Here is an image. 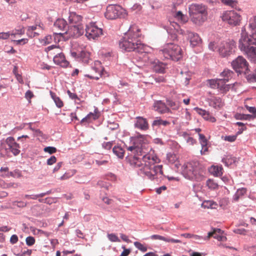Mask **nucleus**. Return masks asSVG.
<instances>
[{
    "label": "nucleus",
    "instance_id": "obj_56",
    "mask_svg": "<svg viewBox=\"0 0 256 256\" xmlns=\"http://www.w3.org/2000/svg\"><path fill=\"white\" fill-rule=\"evenodd\" d=\"M236 136H228L224 137V140L230 142H233L236 140Z\"/></svg>",
    "mask_w": 256,
    "mask_h": 256
},
{
    "label": "nucleus",
    "instance_id": "obj_63",
    "mask_svg": "<svg viewBox=\"0 0 256 256\" xmlns=\"http://www.w3.org/2000/svg\"><path fill=\"white\" fill-rule=\"evenodd\" d=\"M186 141L187 143L191 145H194L196 142V140L194 139L192 137L188 136V138L186 139Z\"/></svg>",
    "mask_w": 256,
    "mask_h": 256
},
{
    "label": "nucleus",
    "instance_id": "obj_15",
    "mask_svg": "<svg viewBox=\"0 0 256 256\" xmlns=\"http://www.w3.org/2000/svg\"><path fill=\"white\" fill-rule=\"evenodd\" d=\"M134 127L142 130L148 129V124L146 118L141 116H137L134 121Z\"/></svg>",
    "mask_w": 256,
    "mask_h": 256
},
{
    "label": "nucleus",
    "instance_id": "obj_10",
    "mask_svg": "<svg viewBox=\"0 0 256 256\" xmlns=\"http://www.w3.org/2000/svg\"><path fill=\"white\" fill-rule=\"evenodd\" d=\"M123 11V8L118 5H109L106 8L104 16L107 19L114 20L119 17Z\"/></svg>",
    "mask_w": 256,
    "mask_h": 256
},
{
    "label": "nucleus",
    "instance_id": "obj_34",
    "mask_svg": "<svg viewBox=\"0 0 256 256\" xmlns=\"http://www.w3.org/2000/svg\"><path fill=\"white\" fill-rule=\"evenodd\" d=\"M211 236H212L214 238L218 240L219 241L223 240L224 238V236H222L218 234L214 233V232H209L207 236V240H208Z\"/></svg>",
    "mask_w": 256,
    "mask_h": 256
},
{
    "label": "nucleus",
    "instance_id": "obj_19",
    "mask_svg": "<svg viewBox=\"0 0 256 256\" xmlns=\"http://www.w3.org/2000/svg\"><path fill=\"white\" fill-rule=\"evenodd\" d=\"M99 116V113L96 110H95L94 112H90L85 118H83L80 121V124L90 123L93 120H97Z\"/></svg>",
    "mask_w": 256,
    "mask_h": 256
},
{
    "label": "nucleus",
    "instance_id": "obj_36",
    "mask_svg": "<svg viewBox=\"0 0 256 256\" xmlns=\"http://www.w3.org/2000/svg\"><path fill=\"white\" fill-rule=\"evenodd\" d=\"M170 25H171V26H170V28H172V27L174 29L173 30L176 31V32L178 34H184V30L180 28L179 25L177 23L173 22L170 23Z\"/></svg>",
    "mask_w": 256,
    "mask_h": 256
},
{
    "label": "nucleus",
    "instance_id": "obj_35",
    "mask_svg": "<svg viewBox=\"0 0 256 256\" xmlns=\"http://www.w3.org/2000/svg\"><path fill=\"white\" fill-rule=\"evenodd\" d=\"M174 17L182 23H185L187 21L186 16L184 15L180 11L178 12L174 15Z\"/></svg>",
    "mask_w": 256,
    "mask_h": 256
},
{
    "label": "nucleus",
    "instance_id": "obj_20",
    "mask_svg": "<svg viewBox=\"0 0 256 256\" xmlns=\"http://www.w3.org/2000/svg\"><path fill=\"white\" fill-rule=\"evenodd\" d=\"M199 141L202 146L200 154L202 155L206 154L208 151V140L206 136L202 134H198Z\"/></svg>",
    "mask_w": 256,
    "mask_h": 256
},
{
    "label": "nucleus",
    "instance_id": "obj_55",
    "mask_svg": "<svg viewBox=\"0 0 256 256\" xmlns=\"http://www.w3.org/2000/svg\"><path fill=\"white\" fill-rule=\"evenodd\" d=\"M68 94L70 98L72 100H74L76 102L77 100H80V98H78V96L76 94L71 92L70 90L68 91Z\"/></svg>",
    "mask_w": 256,
    "mask_h": 256
},
{
    "label": "nucleus",
    "instance_id": "obj_43",
    "mask_svg": "<svg viewBox=\"0 0 256 256\" xmlns=\"http://www.w3.org/2000/svg\"><path fill=\"white\" fill-rule=\"evenodd\" d=\"M0 184L2 188H9L12 187L16 188L18 186V184L14 183L7 184L3 182L2 184L0 183Z\"/></svg>",
    "mask_w": 256,
    "mask_h": 256
},
{
    "label": "nucleus",
    "instance_id": "obj_49",
    "mask_svg": "<svg viewBox=\"0 0 256 256\" xmlns=\"http://www.w3.org/2000/svg\"><path fill=\"white\" fill-rule=\"evenodd\" d=\"M44 150L46 152H48L50 154H52L56 152V148L52 146H47L44 148Z\"/></svg>",
    "mask_w": 256,
    "mask_h": 256
},
{
    "label": "nucleus",
    "instance_id": "obj_14",
    "mask_svg": "<svg viewBox=\"0 0 256 256\" xmlns=\"http://www.w3.org/2000/svg\"><path fill=\"white\" fill-rule=\"evenodd\" d=\"M102 68L101 66V63L97 61L94 63V66L92 68V72L86 74L85 76L90 79L98 80L102 76Z\"/></svg>",
    "mask_w": 256,
    "mask_h": 256
},
{
    "label": "nucleus",
    "instance_id": "obj_23",
    "mask_svg": "<svg viewBox=\"0 0 256 256\" xmlns=\"http://www.w3.org/2000/svg\"><path fill=\"white\" fill-rule=\"evenodd\" d=\"M119 47L122 52H127L128 48V34L127 32H125L124 36L120 40Z\"/></svg>",
    "mask_w": 256,
    "mask_h": 256
},
{
    "label": "nucleus",
    "instance_id": "obj_3",
    "mask_svg": "<svg viewBox=\"0 0 256 256\" xmlns=\"http://www.w3.org/2000/svg\"><path fill=\"white\" fill-rule=\"evenodd\" d=\"M159 54L162 55L165 58L174 61L179 60L182 56L181 48L174 43L166 44L162 49L160 50Z\"/></svg>",
    "mask_w": 256,
    "mask_h": 256
},
{
    "label": "nucleus",
    "instance_id": "obj_21",
    "mask_svg": "<svg viewBox=\"0 0 256 256\" xmlns=\"http://www.w3.org/2000/svg\"><path fill=\"white\" fill-rule=\"evenodd\" d=\"M141 36L140 28L135 24L132 25L129 28V40L136 39Z\"/></svg>",
    "mask_w": 256,
    "mask_h": 256
},
{
    "label": "nucleus",
    "instance_id": "obj_37",
    "mask_svg": "<svg viewBox=\"0 0 256 256\" xmlns=\"http://www.w3.org/2000/svg\"><path fill=\"white\" fill-rule=\"evenodd\" d=\"M43 24H36V26H30L28 28L27 34L30 35V32H35L38 28H42Z\"/></svg>",
    "mask_w": 256,
    "mask_h": 256
},
{
    "label": "nucleus",
    "instance_id": "obj_11",
    "mask_svg": "<svg viewBox=\"0 0 256 256\" xmlns=\"http://www.w3.org/2000/svg\"><path fill=\"white\" fill-rule=\"evenodd\" d=\"M84 33V28L82 25L69 26L65 34L66 36L70 38H78Z\"/></svg>",
    "mask_w": 256,
    "mask_h": 256
},
{
    "label": "nucleus",
    "instance_id": "obj_57",
    "mask_svg": "<svg viewBox=\"0 0 256 256\" xmlns=\"http://www.w3.org/2000/svg\"><path fill=\"white\" fill-rule=\"evenodd\" d=\"M56 162V158L55 156H52L50 158L47 160V164L48 165H52Z\"/></svg>",
    "mask_w": 256,
    "mask_h": 256
},
{
    "label": "nucleus",
    "instance_id": "obj_29",
    "mask_svg": "<svg viewBox=\"0 0 256 256\" xmlns=\"http://www.w3.org/2000/svg\"><path fill=\"white\" fill-rule=\"evenodd\" d=\"M113 152L119 158H122L124 154V150L120 146H114L112 149Z\"/></svg>",
    "mask_w": 256,
    "mask_h": 256
},
{
    "label": "nucleus",
    "instance_id": "obj_4",
    "mask_svg": "<svg viewBox=\"0 0 256 256\" xmlns=\"http://www.w3.org/2000/svg\"><path fill=\"white\" fill-rule=\"evenodd\" d=\"M183 167L182 174L186 178L196 180H200L202 179V175L198 170L196 164L187 163Z\"/></svg>",
    "mask_w": 256,
    "mask_h": 256
},
{
    "label": "nucleus",
    "instance_id": "obj_6",
    "mask_svg": "<svg viewBox=\"0 0 256 256\" xmlns=\"http://www.w3.org/2000/svg\"><path fill=\"white\" fill-rule=\"evenodd\" d=\"M54 49L56 50L57 54L53 58L54 62L57 65H59L63 68H66L69 62L66 59L64 54L61 52V49L58 46L56 45H52L46 48V51H51Z\"/></svg>",
    "mask_w": 256,
    "mask_h": 256
},
{
    "label": "nucleus",
    "instance_id": "obj_32",
    "mask_svg": "<svg viewBox=\"0 0 256 256\" xmlns=\"http://www.w3.org/2000/svg\"><path fill=\"white\" fill-rule=\"evenodd\" d=\"M227 82L224 81L222 80L220 82V86L219 87V89L222 92H226L232 88L234 84H233L232 86V84H226V83Z\"/></svg>",
    "mask_w": 256,
    "mask_h": 256
},
{
    "label": "nucleus",
    "instance_id": "obj_13",
    "mask_svg": "<svg viewBox=\"0 0 256 256\" xmlns=\"http://www.w3.org/2000/svg\"><path fill=\"white\" fill-rule=\"evenodd\" d=\"M6 143L8 147V149L14 156H17L20 153V146L14 138L12 136H9L6 140Z\"/></svg>",
    "mask_w": 256,
    "mask_h": 256
},
{
    "label": "nucleus",
    "instance_id": "obj_59",
    "mask_svg": "<svg viewBox=\"0 0 256 256\" xmlns=\"http://www.w3.org/2000/svg\"><path fill=\"white\" fill-rule=\"evenodd\" d=\"M106 179L112 181H115L116 180V176L112 173H109L106 175Z\"/></svg>",
    "mask_w": 256,
    "mask_h": 256
},
{
    "label": "nucleus",
    "instance_id": "obj_33",
    "mask_svg": "<svg viewBox=\"0 0 256 256\" xmlns=\"http://www.w3.org/2000/svg\"><path fill=\"white\" fill-rule=\"evenodd\" d=\"M222 161L225 164L226 166H228L229 165H231L232 164L235 162L236 161V158L231 156H227L226 158H223Z\"/></svg>",
    "mask_w": 256,
    "mask_h": 256
},
{
    "label": "nucleus",
    "instance_id": "obj_17",
    "mask_svg": "<svg viewBox=\"0 0 256 256\" xmlns=\"http://www.w3.org/2000/svg\"><path fill=\"white\" fill-rule=\"evenodd\" d=\"M154 110L161 114L169 112L170 110L166 104L161 100L156 101L154 103Z\"/></svg>",
    "mask_w": 256,
    "mask_h": 256
},
{
    "label": "nucleus",
    "instance_id": "obj_61",
    "mask_svg": "<svg viewBox=\"0 0 256 256\" xmlns=\"http://www.w3.org/2000/svg\"><path fill=\"white\" fill-rule=\"evenodd\" d=\"M162 120L160 118H156V119L154 120L152 123V126H160L162 125Z\"/></svg>",
    "mask_w": 256,
    "mask_h": 256
},
{
    "label": "nucleus",
    "instance_id": "obj_24",
    "mask_svg": "<svg viewBox=\"0 0 256 256\" xmlns=\"http://www.w3.org/2000/svg\"><path fill=\"white\" fill-rule=\"evenodd\" d=\"M210 172L214 176H219L222 174V166H212L210 168Z\"/></svg>",
    "mask_w": 256,
    "mask_h": 256
},
{
    "label": "nucleus",
    "instance_id": "obj_2",
    "mask_svg": "<svg viewBox=\"0 0 256 256\" xmlns=\"http://www.w3.org/2000/svg\"><path fill=\"white\" fill-rule=\"evenodd\" d=\"M189 14L194 23L202 24L208 18V8L202 4H192L189 7Z\"/></svg>",
    "mask_w": 256,
    "mask_h": 256
},
{
    "label": "nucleus",
    "instance_id": "obj_28",
    "mask_svg": "<svg viewBox=\"0 0 256 256\" xmlns=\"http://www.w3.org/2000/svg\"><path fill=\"white\" fill-rule=\"evenodd\" d=\"M246 192V188H241L237 190L236 192L233 196V200L235 202L238 200L239 198L244 196Z\"/></svg>",
    "mask_w": 256,
    "mask_h": 256
},
{
    "label": "nucleus",
    "instance_id": "obj_62",
    "mask_svg": "<svg viewBox=\"0 0 256 256\" xmlns=\"http://www.w3.org/2000/svg\"><path fill=\"white\" fill-rule=\"evenodd\" d=\"M33 96V93L30 90H28L25 94V98L28 100H30Z\"/></svg>",
    "mask_w": 256,
    "mask_h": 256
},
{
    "label": "nucleus",
    "instance_id": "obj_52",
    "mask_svg": "<svg viewBox=\"0 0 256 256\" xmlns=\"http://www.w3.org/2000/svg\"><path fill=\"white\" fill-rule=\"evenodd\" d=\"M222 2L228 5L234 7L236 6V1L234 0H221Z\"/></svg>",
    "mask_w": 256,
    "mask_h": 256
},
{
    "label": "nucleus",
    "instance_id": "obj_47",
    "mask_svg": "<svg viewBox=\"0 0 256 256\" xmlns=\"http://www.w3.org/2000/svg\"><path fill=\"white\" fill-rule=\"evenodd\" d=\"M247 80L250 82H256V69L252 74H249L246 76Z\"/></svg>",
    "mask_w": 256,
    "mask_h": 256
},
{
    "label": "nucleus",
    "instance_id": "obj_38",
    "mask_svg": "<svg viewBox=\"0 0 256 256\" xmlns=\"http://www.w3.org/2000/svg\"><path fill=\"white\" fill-rule=\"evenodd\" d=\"M207 186L210 189L214 190L218 188V184L213 180L208 179L206 181Z\"/></svg>",
    "mask_w": 256,
    "mask_h": 256
},
{
    "label": "nucleus",
    "instance_id": "obj_60",
    "mask_svg": "<svg viewBox=\"0 0 256 256\" xmlns=\"http://www.w3.org/2000/svg\"><path fill=\"white\" fill-rule=\"evenodd\" d=\"M50 194V192H43V193H41V194H38L34 195V196H32V199L36 200L38 198L44 197L46 195L48 194Z\"/></svg>",
    "mask_w": 256,
    "mask_h": 256
},
{
    "label": "nucleus",
    "instance_id": "obj_22",
    "mask_svg": "<svg viewBox=\"0 0 256 256\" xmlns=\"http://www.w3.org/2000/svg\"><path fill=\"white\" fill-rule=\"evenodd\" d=\"M152 240H164L166 242L172 243H181L182 242L180 240L174 239L170 237H165L158 234H154L150 236Z\"/></svg>",
    "mask_w": 256,
    "mask_h": 256
},
{
    "label": "nucleus",
    "instance_id": "obj_9",
    "mask_svg": "<svg viewBox=\"0 0 256 256\" xmlns=\"http://www.w3.org/2000/svg\"><path fill=\"white\" fill-rule=\"evenodd\" d=\"M86 36L89 39L94 40L102 34V30L96 26L94 22L86 25L85 29Z\"/></svg>",
    "mask_w": 256,
    "mask_h": 256
},
{
    "label": "nucleus",
    "instance_id": "obj_48",
    "mask_svg": "<svg viewBox=\"0 0 256 256\" xmlns=\"http://www.w3.org/2000/svg\"><path fill=\"white\" fill-rule=\"evenodd\" d=\"M26 244L28 246H32L35 243V239L34 237L30 236L26 238Z\"/></svg>",
    "mask_w": 256,
    "mask_h": 256
},
{
    "label": "nucleus",
    "instance_id": "obj_64",
    "mask_svg": "<svg viewBox=\"0 0 256 256\" xmlns=\"http://www.w3.org/2000/svg\"><path fill=\"white\" fill-rule=\"evenodd\" d=\"M108 238L112 242H117L118 238L114 234H110L108 235Z\"/></svg>",
    "mask_w": 256,
    "mask_h": 256
},
{
    "label": "nucleus",
    "instance_id": "obj_53",
    "mask_svg": "<svg viewBox=\"0 0 256 256\" xmlns=\"http://www.w3.org/2000/svg\"><path fill=\"white\" fill-rule=\"evenodd\" d=\"M108 160L106 158L102 160H95L96 164L98 166L102 165H106L108 163Z\"/></svg>",
    "mask_w": 256,
    "mask_h": 256
},
{
    "label": "nucleus",
    "instance_id": "obj_45",
    "mask_svg": "<svg viewBox=\"0 0 256 256\" xmlns=\"http://www.w3.org/2000/svg\"><path fill=\"white\" fill-rule=\"evenodd\" d=\"M203 118L204 120H208L212 122H214L216 121V119L215 118L210 116L208 112H206Z\"/></svg>",
    "mask_w": 256,
    "mask_h": 256
},
{
    "label": "nucleus",
    "instance_id": "obj_50",
    "mask_svg": "<svg viewBox=\"0 0 256 256\" xmlns=\"http://www.w3.org/2000/svg\"><path fill=\"white\" fill-rule=\"evenodd\" d=\"M75 174V171L74 170L71 172H66L63 176H62L60 179L61 180H65L68 179Z\"/></svg>",
    "mask_w": 256,
    "mask_h": 256
},
{
    "label": "nucleus",
    "instance_id": "obj_26",
    "mask_svg": "<svg viewBox=\"0 0 256 256\" xmlns=\"http://www.w3.org/2000/svg\"><path fill=\"white\" fill-rule=\"evenodd\" d=\"M66 22L62 18L58 19L54 24V27L60 30H64L66 26Z\"/></svg>",
    "mask_w": 256,
    "mask_h": 256
},
{
    "label": "nucleus",
    "instance_id": "obj_7",
    "mask_svg": "<svg viewBox=\"0 0 256 256\" xmlns=\"http://www.w3.org/2000/svg\"><path fill=\"white\" fill-rule=\"evenodd\" d=\"M232 66L236 72L246 74L248 73V63L242 56H238L232 62Z\"/></svg>",
    "mask_w": 256,
    "mask_h": 256
},
{
    "label": "nucleus",
    "instance_id": "obj_16",
    "mask_svg": "<svg viewBox=\"0 0 256 256\" xmlns=\"http://www.w3.org/2000/svg\"><path fill=\"white\" fill-rule=\"evenodd\" d=\"M186 32V34L188 35V38L190 40V46L192 47L200 46L202 43V39L197 34L188 31Z\"/></svg>",
    "mask_w": 256,
    "mask_h": 256
},
{
    "label": "nucleus",
    "instance_id": "obj_12",
    "mask_svg": "<svg viewBox=\"0 0 256 256\" xmlns=\"http://www.w3.org/2000/svg\"><path fill=\"white\" fill-rule=\"evenodd\" d=\"M129 52L134 51L138 53L148 52L150 48L140 42L137 40L136 42H129Z\"/></svg>",
    "mask_w": 256,
    "mask_h": 256
},
{
    "label": "nucleus",
    "instance_id": "obj_41",
    "mask_svg": "<svg viewBox=\"0 0 256 256\" xmlns=\"http://www.w3.org/2000/svg\"><path fill=\"white\" fill-rule=\"evenodd\" d=\"M4 176L6 177L12 176V177H20L21 176L20 172L18 170H15L14 172H10L6 174Z\"/></svg>",
    "mask_w": 256,
    "mask_h": 256
},
{
    "label": "nucleus",
    "instance_id": "obj_44",
    "mask_svg": "<svg viewBox=\"0 0 256 256\" xmlns=\"http://www.w3.org/2000/svg\"><path fill=\"white\" fill-rule=\"evenodd\" d=\"M11 36H15L17 34L22 35L24 33V28H20L18 30H14L10 32Z\"/></svg>",
    "mask_w": 256,
    "mask_h": 256
},
{
    "label": "nucleus",
    "instance_id": "obj_46",
    "mask_svg": "<svg viewBox=\"0 0 256 256\" xmlns=\"http://www.w3.org/2000/svg\"><path fill=\"white\" fill-rule=\"evenodd\" d=\"M134 244L136 248H137L138 250H140L142 252H145L147 250L146 247L139 242H134Z\"/></svg>",
    "mask_w": 256,
    "mask_h": 256
},
{
    "label": "nucleus",
    "instance_id": "obj_25",
    "mask_svg": "<svg viewBox=\"0 0 256 256\" xmlns=\"http://www.w3.org/2000/svg\"><path fill=\"white\" fill-rule=\"evenodd\" d=\"M234 74L233 72L230 70H224L221 74L220 76L222 77V78H220L222 80L228 82L230 78H231Z\"/></svg>",
    "mask_w": 256,
    "mask_h": 256
},
{
    "label": "nucleus",
    "instance_id": "obj_8",
    "mask_svg": "<svg viewBox=\"0 0 256 256\" xmlns=\"http://www.w3.org/2000/svg\"><path fill=\"white\" fill-rule=\"evenodd\" d=\"M235 48L234 42L232 40H228L220 42L218 50L221 56L226 57L232 54Z\"/></svg>",
    "mask_w": 256,
    "mask_h": 256
},
{
    "label": "nucleus",
    "instance_id": "obj_5",
    "mask_svg": "<svg viewBox=\"0 0 256 256\" xmlns=\"http://www.w3.org/2000/svg\"><path fill=\"white\" fill-rule=\"evenodd\" d=\"M220 17L224 22L233 26L238 25L241 20L240 15L234 10L225 11Z\"/></svg>",
    "mask_w": 256,
    "mask_h": 256
},
{
    "label": "nucleus",
    "instance_id": "obj_58",
    "mask_svg": "<svg viewBox=\"0 0 256 256\" xmlns=\"http://www.w3.org/2000/svg\"><path fill=\"white\" fill-rule=\"evenodd\" d=\"M18 240V238L16 234L12 235L10 238V242L12 244H16Z\"/></svg>",
    "mask_w": 256,
    "mask_h": 256
},
{
    "label": "nucleus",
    "instance_id": "obj_18",
    "mask_svg": "<svg viewBox=\"0 0 256 256\" xmlns=\"http://www.w3.org/2000/svg\"><path fill=\"white\" fill-rule=\"evenodd\" d=\"M82 17L75 12L70 13L68 17V22L70 26L72 25H82L81 22Z\"/></svg>",
    "mask_w": 256,
    "mask_h": 256
},
{
    "label": "nucleus",
    "instance_id": "obj_39",
    "mask_svg": "<svg viewBox=\"0 0 256 256\" xmlns=\"http://www.w3.org/2000/svg\"><path fill=\"white\" fill-rule=\"evenodd\" d=\"M167 104L172 108V110H178L180 107V104L178 102H174L171 100H167Z\"/></svg>",
    "mask_w": 256,
    "mask_h": 256
},
{
    "label": "nucleus",
    "instance_id": "obj_1",
    "mask_svg": "<svg viewBox=\"0 0 256 256\" xmlns=\"http://www.w3.org/2000/svg\"><path fill=\"white\" fill-rule=\"evenodd\" d=\"M142 141L143 136L140 134L130 138V143L132 145L129 146V151L138 156H142V157L141 160L140 158L134 156L129 162L132 166L139 168L140 174H144L150 180H154L158 174H162V165H156L160 160L154 154V150H150L148 153L143 155Z\"/></svg>",
    "mask_w": 256,
    "mask_h": 256
},
{
    "label": "nucleus",
    "instance_id": "obj_40",
    "mask_svg": "<svg viewBox=\"0 0 256 256\" xmlns=\"http://www.w3.org/2000/svg\"><path fill=\"white\" fill-rule=\"evenodd\" d=\"M252 118V116L250 114H236L235 115V118L236 120H248Z\"/></svg>",
    "mask_w": 256,
    "mask_h": 256
},
{
    "label": "nucleus",
    "instance_id": "obj_30",
    "mask_svg": "<svg viewBox=\"0 0 256 256\" xmlns=\"http://www.w3.org/2000/svg\"><path fill=\"white\" fill-rule=\"evenodd\" d=\"M221 82L222 80L220 78L216 80H208V84H209L210 86L212 88H219Z\"/></svg>",
    "mask_w": 256,
    "mask_h": 256
},
{
    "label": "nucleus",
    "instance_id": "obj_42",
    "mask_svg": "<svg viewBox=\"0 0 256 256\" xmlns=\"http://www.w3.org/2000/svg\"><path fill=\"white\" fill-rule=\"evenodd\" d=\"M168 33L169 34V38L173 40H176L177 38V34L178 33L176 31L172 30V28H170L168 30Z\"/></svg>",
    "mask_w": 256,
    "mask_h": 256
},
{
    "label": "nucleus",
    "instance_id": "obj_51",
    "mask_svg": "<svg viewBox=\"0 0 256 256\" xmlns=\"http://www.w3.org/2000/svg\"><path fill=\"white\" fill-rule=\"evenodd\" d=\"M10 35V32H0V40H7Z\"/></svg>",
    "mask_w": 256,
    "mask_h": 256
},
{
    "label": "nucleus",
    "instance_id": "obj_31",
    "mask_svg": "<svg viewBox=\"0 0 256 256\" xmlns=\"http://www.w3.org/2000/svg\"><path fill=\"white\" fill-rule=\"evenodd\" d=\"M50 95L52 98L54 100L56 106L58 108H61L64 106V103L62 101L60 100V98L59 97L57 96L54 93L50 92Z\"/></svg>",
    "mask_w": 256,
    "mask_h": 256
},
{
    "label": "nucleus",
    "instance_id": "obj_27",
    "mask_svg": "<svg viewBox=\"0 0 256 256\" xmlns=\"http://www.w3.org/2000/svg\"><path fill=\"white\" fill-rule=\"evenodd\" d=\"M154 70L158 73L163 74L165 72V65L158 61L153 67Z\"/></svg>",
    "mask_w": 256,
    "mask_h": 256
},
{
    "label": "nucleus",
    "instance_id": "obj_54",
    "mask_svg": "<svg viewBox=\"0 0 256 256\" xmlns=\"http://www.w3.org/2000/svg\"><path fill=\"white\" fill-rule=\"evenodd\" d=\"M194 110L200 115L202 116V117L204 116L205 114L207 111L206 110H202V108H198V107L194 108Z\"/></svg>",
    "mask_w": 256,
    "mask_h": 256
}]
</instances>
